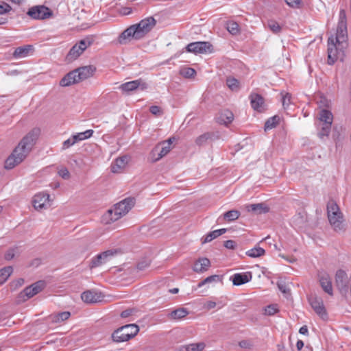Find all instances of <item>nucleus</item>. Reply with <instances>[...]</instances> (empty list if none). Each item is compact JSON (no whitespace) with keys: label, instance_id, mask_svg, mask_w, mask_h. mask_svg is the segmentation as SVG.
Returning <instances> with one entry per match:
<instances>
[{"label":"nucleus","instance_id":"obj_54","mask_svg":"<svg viewBox=\"0 0 351 351\" xmlns=\"http://www.w3.org/2000/svg\"><path fill=\"white\" fill-rule=\"evenodd\" d=\"M16 249H10L5 254V258L6 260H11L15 256Z\"/></svg>","mask_w":351,"mask_h":351},{"label":"nucleus","instance_id":"obj_16","mask_svg":"<svg viewBox=\"0 0 351 351\" xmlns=\"http://www.w3.org/2000/svg\"><path fill=\"white\" fill-rule=\"evenodd\" d=\"M81 298L88 304L98 303L104 301V295L101 291L88 290L82 293Z\"/></svg>","mask_w":351,"mask_h":351},{"label":"nucleus","instance_id":"obj_53","mask_svg":"<svg viewBox=\"0 0 351 351\" xmlns=\"http://www.w3.org/2000/svg\"><path fill=\"white\" fill-rule=\"evenodd\" d=\"M287 5L292 8H298L300 4V0H285Z\"/></svg>","mask_w":351,"mask_h":351},{"label":"nucleus","instance_id":"obj_40","mask_svg":"<svg viewBox=\"0 0 351 351\" xmlns=\"http://www.w3.org/2000/svg\"><path fill=\"white\" fill-rule=\"evenodd\" d=\"M180 74L184 77H193L196 74V71L192 68L186 67L183 68L180 71Z\"/></svg>","mask_w":351,"mask_h":351},{"label":"nucleus","instance_id":"obj_7","mask_svg":"<svg viewBox=\"0 0 351 351\" xmlns=\"http://www.w3.org/2000/svg\"><path fill=\"white\" fill-rule=\"evenodd\" d=\"M318 119L321 127V131L319 132V136L322 138L325 136H328L333 121V115L332 112L327 109H322L319 112Z\"/></svg>","mask_w":351,"mask_h":351},{"label":"nucleus","instance_id":"obj_48","mask_svg":"<svg viewBox=\"0 0 351 351\" xmlns=\"http://www.w3.org/2000/svg\"><path fill=\"white\" fill-rule=\"evenodd\" d=\"M151 264L149 259H145L140 261L137 265V268L140 270H143L147 268Z\"/></svg>","mask_w":351,"mask_h":351},{"label":"nucleus","instance_id":"obj_4","mask_svg":"<svg viewBox=\"0 0 351 351\" xmlns=\"http://www.w3.org/2000/svg\"><path fill=\"white\" fill-rule=\"evenodd\" d=\"M327 217L332 228L335 232L346 230V220L339 205L333 199L327 203Z\"/></svg>","mask_w":351,"mask_h":351},{"label":"nucleus","instance_id":"obj_31","mask_svg":"<svg viewBox=\"0 0 351 351\" xmlns=\"http://www.w3.org/2000/svg\"><path fill=\"white\" fill-rule=\"evenodd\" d=\"M245 254L251 258H258L265 254V250L258 245L246 251Z\"/></svg>","mask_w":351,"mask_h":351},{"label":"nucleus","instance_id":"obj_9","mask_svg":"<svg viewBox=\"0 0 351 351\" xmlns=\"http://www.w3.org/2000/svg\"><path fill=\"white\" fill-rule=\"evenodd\" d=\"M91 44L92 40L88 38L81 40L70 49L66 55V60L69 62L76 60Z\"/></svg>","mask_w":351,"mask_h":351},{"label":"nucleus","instance_id":"obj_24","mask_svg":"<svg viewBox=\"0 0 351 351\" xmlns=\"http://www.w3.org/2000/svg\"><path fill=\"white\" fill-rule=\"evenodd\" d=\"M319 282L322 289L329 295H332V287L330 276L326 273H322L319 276Z\"/></svg>","mask_w":351,"mask_h":351},{"label":"nucleus","instance_id":"obj_63","mask_svg":"<svg viewBox=\"0 0 351 351\" xmlns=\"http://www.w3.org/2000/svg\"><path fill=\"white\" fill-rule=\"evenodd\" d=\"M258 206H259V205H258V204H257V205H256V204H252V205L250 206V207H251V208H252V210H256V208H257V207H258Z\"/></svg>","mask_w":351,"mask_h":351},{"label":"nucleus","instance_id":"obj_42","mask_svg":"<svg viewBox=\"0 0 351 351\" xmlns=\"http://www.w3.org/2000/svg\"><path fill=\"white\" fill-rule=\"evenodd\" d=\"M268 26L269 29L275 34L280 32L281 30V27L278 23L275 21H269L268 22Z\"/></svg>","mask_w":351,"mask_h":351},{"label":"nucleus","instance_id":"obj_3","mask_svg":"<svg viewBox=\"0 0 351 351\" xmlns=\"http://www.w3.org/2000/svg\"><path fill=\"white\" fill-rule=\"evenodd\" d=\"M156 24L152 16L142 19L138 23L132 25L124 30L119 37L120 44H126L131 39L139 40L145 37Z\"/></svg>","mask_w":351,"mask_h":351},{"label":"nucleus","instance_id":"obj_50","mask_svg":"<svg viewBox=\"0 0 351 351\" xmlns=\"http://www.w3.org/2000/svg\"><path fill=\"white\" fill-rule=\"evenodd\" d=\"M58 174L62 178L67 180L70 178V173L66 168H61L58 171Z\"/></svg>","mask_w":351,"mask_h":351},{"label":"nucleus","instance_id":"obj_8","mask_svg":"<svg viewBox=\"0 0 351 351\" xmlns=\"http://www.w3.org/2000/svg\"><path fill=\"white\" fill-rule=\"evenodd\" d=\"M174 137L158 143L152 151L150 156L153 162H156L166 156L173 148L172 144L175 141Z\"/></svg>","mask_w":351,"mask_h":351},{"label":"nucleus","instance_id":"obj_62","mask_svg":"<svg viewBox=\"0 0 351 351\" xmlns=\"http://www.w3.org/2000/svg\"><path fill=\"white\" fill-rule=\"evenodd\" d=\"M248 343L247 341H241L240 342V346L241 347H247Z\"/></svg>","mask_w":351,"mask_h":351},{"label":"nucleus","instance_id":"obj_37","mask_svg":"<svg viewBox=\"0 0 351 351\" xmlns=\"http://www.w3.org/2000/svg\"><path fill=\"white\" fill-rule=\"evenodd\" d=\"M239 216H240V213H239V211H238L237 210H229V211L225 213L223 215L224 219L228 221H232L236 220L239 217Z\"/></svg>","mask_w":351,"mask_h":351},{"label":"nucleus","instance_id":"obj_36","mask_svg":"<svg viewBox=\"0 0 351 351\" xmlns=\"http://www.w3.org/2000/svg\"><path fill=\"white\" fill-rule=\"evenodd\" d=\"M280 117L277 115L274 116L269 118L265 124V130H268L276 127V125L279 123Z\"/></svg>","mask_w":351,"mask_h":351},{"label":"nucleus","instance_id":"obj_61","mask_svg":"<svg viewBox=\"0 0 351 351\" xmlns=\"http://www.w3.org/2000/svg\"><path fill=\"white\" fill-rule=\"evenodd\" d=\"M124 12H123V14H128L130 13H131V9L130 8H124Z\"/></svg>","mask_w":351,"mask_h":351},{"label":"nucleus","instance_id":"obj_43","mask_svg":"<svg viewBox=\"0 0 351 351\" xmlns=\"http://www.w3.org/2000/svg\"><path fill=\"white\" fill-rule=\"evenodd\" d=\"M12 10V7L4 1H0V14H4L10 12Z\"/></svg>","mask_w":351,"mask_h":351},{"label":"nucleus","instance_id":"obj_17","mask_svg":"<svg viewBox=\"0 0 351 351\" xmlns=\"http://www.w3.org/2000/svg\"><path fill=\"white\" fill-rule=\"evenodd\" d=\"M252 108L258 112H263L265 110V99L259 94L251 93L249 96Z\"/></svg>","mask_w":351,"mask_h":351},{"label":"nucleus","instance_id":"obj_11","mask_svg":"<svg viewBox=\"0 0 351 351\" xmlns=\"http://www.w3.org/2000/svg\"><path fill=\"white\" fill-rule=\"evenodd\" d=\"M117 250H110L97 255L94 258L92 259L90 263V267H97L110 262L113 258V257L117 254Z\"/></svg>","mask_w":351,"mask_h":351},{"label":"nucleus","instance_id":"obj_55","mask_svg":"<svg viewBox=\"0 0 351 351\" xmlns=\"http://www.w3.org/2000/svg\"><path fill=\"white\" fill-rule=\"evenodd\" d=\"M291 103V95L287 93L282 97V105L284 107L288 106Z\"/></svg>","mask_w":351,"mask_h":351},{"label":"nucleus","instance_id":"obj_5","mask_svg":"<svg viewBox=\"0 0 351 351\" xmlns=\"http://www.w3.org/2000/svg\"><path fill=\"white\" fill-rule=\"evenodd\" d=\"M96 71V67L93 65H88L80 67L66 74L60 82L61 86H69L73 84L80 82L92 76Z\"/></svg>","mask_w":351,"mask_h":351},{"label":"nucleus","instance_id":"obj_35","mask_svg":"<svg viewBox=\"0 0 351 351\" xmlns=\"http://www.w3.org/2000/svg\"><path fill=\"white\" fill-rule=\"evenodd\" d=\"M93 130H88L85 132L77 133L73 136L74 141L77 143L78 141L88 139L93 136Z\"/></svg>","mask_w":351,"mask_h":351},{"label":"nucleus","instance_id":"obj_20","mask_svg":"<svg viewBox=\"0 0 351 351\" xmlns=\"http://www.w3.org/2000/svg\"><path fill=\"white\" fill-rule=\"evenodd\" d=\"M45 287V282L43 280L38 281L31 286L26 287L23 293H24L27 298H30L37 293H40Z\"/></svg>","mask_w":351,"mask_h":351},{"label":"nucleus","instance_id":"obj_39","mask_svg":"<svg viewBox=\"0 0 351 351\" xmlns=\"http://www.w3.org/2000/svg\"><path fill=\"white\" fill-rule=\"evenodd\" d=\"M226 84L232 90H237L239 88V82L235 78H228L226 80Z\"/></svg>","mask_w":351,"mask_h":351},{"label":"nucleus","instance_id":"obj_29","mask_svg":"<svg viewBox=\"0 0 351 351\" xmlns=\"http://www.w3.org/2000/svg\"><path fill=\"white\" fill-rule=\"evenodd\" d=\"M189 315V311L185 308H179L168 314V318L173 320L181 319Z\"/></svg>","mask_w":351,"mask_h":351},{"label":"nucleus","instance_id":"obj_25","mask_svg":"<svg viewBox=\"0 0 351 351\" xmlns=\"http://www.w3.org/2000/svg\"><path fill=\"white\" fill-rule=\"evenodd\" d=\"M34 51L32 45H27L21 47H19L15 49L13 56L15 58H22L29 56Z\"/></svg>","mask_w":351,"mask_h":351},{"label":"nucleus","instance_id":"obj_19","mask_svg":"<svg viewBox=\"0 0 351 351\" xmlns=\"http://www.w3.org/2000/svg\"><path fill=\"white\" fill-rule=\"evenodd\" d=\"M311 306L314 309L315 313L322 318L326 317V311L321 298L317 297H311L309 298Z\"/></svg>","mask_w":351,"mask_h":351},{"label":"nucleus","instance_id":"obj_34","mask_svg":"<svg viewBox=\"0 0 351 351\" xmlns=\"http://www.w3.org/2000/svg\"><path fill=\"white\" fill-rule=\"evenodd\" d=\"M119 218H117L114 209L108 210L102 217V221L105 223H110L111 222L118 220Z\"/></svg>","mask_w":351,"mask_h":351},{"label":"nucleus","instance_id":"obj_46","mask_svg":"<svg viewBox=\"0 0 351 351\" xmlns=\"http://www.w3.org/2000/svg\"><path fill=\"white\" fill-rule=\"evenodd\" d=\"M136 312L137 311L135 308H128L121 312V317L123 318H127L134 315Z\"/></svg>","mask_w":351,"mask_h":351},{"label":"nucleus","instance_id":"obj_38","mask_svg":"<svg viewBox=\"0 0 351 351\" xmlns=\"http://www.w3.org/2000/svg\"><path fill=\"white\" fill-rule=\"evenodd\" d=\"M226 27H227L228 31L233 35L238 34L239 32V26L238 23H237L236 22H234V21H230V22L227 23Z\"/></svg>","mask_w":351,"mask_h":351},{"label":"nucleus","instance_id":"obj_33","mask_svg":"<svg viewBox=\"0 0 351 351\" xmlns=\"http://www.w3.org/2000/svg\"><path fill=\"white\" fill-rule=\"evenodd\" d=\"M13 272L12 267L8 266L0 269V285L3 284Z\"/></svg>","mask_w":351,"mask_h":351},{"label":"nucleus","instance_id":"obj_10","mask_svg":"<svg viewBox=\"0 0 351 351\" xmlns=\"http://www.w3.org/2000/svg\"><path fill=\"white\" fill-rule=\"evenodd\" d=\"M27 15L36 20H45L51 18L53 16V12L45 5H35L30 8Z\"/></svg>","mask_w":351,"mask_h":351},{"label":"nucleus","instance_id":"obj_15","mask_svg":"<svg viewBox=\"0 0 351 351\" xmlns=\"http://www.w3.org/2000/svg\"><path fill=\"white\" fill-rule=\"evenodd\" d=\"M147 84L142 79H138L136 80L128 82L120 85L119 88L123 93H129L131 91H134L138 88H140L142 90L147 89Z\"/></svg>","mask_w":351,"mask_h":351},{"label":"nucleus","instance_id":"obj_27","mask_svg":"<svg viewBox=\"0 0 351 351\" xmlns=\"http://www.w3.org/2000/svg\"><path fill=\"white\" fill-rule=\"evenodd\" d=\"M347 274L342 269H339L335 274V283L337 287L341 289L346 287Z\"/></svg>","mask_w":351,"mask_h":351},{"label":"nucleus","instance_id":"obj_51","mask_svg":"<svg viewBox=\"0 0 351 351\" xmlns=\"http://www.w3.org/2000/svg\"><path fill=\"white\" fill-rule=\"evenodd\" d=\"M236 243L232 240H228L224 242V246L227 249L234 250L236 247Z\"/></svg>","mask_w":351,"mask_h":351},{"label":"nucleus","instance_id":"obj_41","mask_svg":"<svg viewBox=\"0 0 351 351\" xmlns=\"http://www.w3.org/2000/svg\"><path fill=\"white\" fill-rule=\"evenodd\" d=\"M317 103L318 104L319 107L322 109H325L324 108H327L330 106V101L323 96H321L319 98V99L317 101Z\"/></svg>","mask_w":351,"mask_h":351},{"label":"nucleus","instance_id":"obj_45","mask_svg":"<svg viewBox=\"0 0 351 351\" xmlns=\"http://www.w3.org/2000/svg\"><path fill=\"white\" fill-rule=\"evenodd\" d=\"M208 138H209V135L208 134H204L202 135H200L195 139V143L197 145L201 146V145H204L207 141Z\"/></svg>","mask_w":351,"mask_h":351},{"label":"nucleus","instance_id":"obj_58","mask_svg":"<svg viewBox=\"0 0 351 351\" xmlns=\"http://www.w3.org/2000/svg\"><path fill=\"white\" fill-rule=\"evenodd\" d=\"M296 347L298 350H301L304 347V342L302 340H298L296 343Z\"/></svg>","mask_w":351,"mask_h":351},{"label":"nucleus","instance_id":"obj_64","mask_svg":"<svg viewBox=\"0 0 351 351\" xmlns=\"http://www.w3.org/2000/svg\"><path fill=\"white\" fill-rule=\"evenodd\" d=\"M23 282L24 280L23 279H19L18 281H17V284L21 286L23 284Z\"/></svg>","mask_w":351,"mask_h":351},{"label":"nucleus","instance_id":"obj_18","mask_svg":"<svg viewBox=\"0 0 351 351\" xmlns=\"http://www.w3.org/2000/svg\"><path fill=\"white\" fill-rule=\"evenodd\" d=\"M211 267V263L208 258L200 257L193 263V270L195 273L202 274L207 271Z\"/></svg>","mask_w":351,"mask_h":351},{"label":"nucleus","instance_id":"obj_32","mask_svg":"<svg viewBox=\"0 0 351 351\" xmlns=\"http://www.w3.org/2000/svg\"><path fill=\"white\" fill-rule=\"evenodd\" d=\"M226 232V229H225V228L215 230L214 231H212L205 236L204 241H202V243L210 242L213 239H215L217 238L218 237H219L220 235L224 234Z\"/></svg>","mask_w":351,"mask_h":351},{"label":"nucleus","instance_id":"obj_22","mask_svg":"<svg viewBox=\"0 0 351 351\" xmlns=\"http://www.w3.org/2000/svg\"><path fill=\"white\" fill-rule=\"evenodd\" d=\"M71 317V313L69 311H63L59 313H53L48 317V319L51 323L53 324H60Z\"/></svg>","mask_w":351,"mask_h":351},{"label":"nucleus","instance_id":"obj_12","mask_svg":"<svg viewBox=\"0 0 351 351\" xmlns=\"http://www.w3.org/2000/svg\"><path fill=\"white\" fill-rule=\"evenodd\" d=\"M186 51L189 53H206L213 51V46L209 42H195L189 43L186 46Z\"/></svg>","mask_w":351,"mask_h":351},{"label":"nucleus","instance_id":"obj_57","mask_svg":"<svg viewBox=\"0 0 351 351\" xmlns=\"http://www.w3.org/2000/svg\"><path fill=\"white\" fill-rule=\"evenodd\" d=\"M280 257H282V258L287 260V261H289V263H294L295 262L296 259L294 258V257H290V258H287L286 257L285 255L283 254H280Z\"/></svg>","mask_w":351,"mask_h":351},{"label":"nucleus","instance_id":"obj_60","mask_svg":"<svg viewBox=\"0 0 351 351\" xmlns=\"http://www.w3.org/2000/svg\"><path fill=\"white\" fill-rule=\"evenodd\" d=\"M178 291L179 289L178 288H173L169 290V292L173 294L178 293Z\"/></svg>","mask_w":351,"mask_h":351},{"label":"nucleus","instance_id":"obj_52","mask_svg":"<svg viewBox=\"0 0 351 351\" xmlns=\"http://www.w3.org/2000/svg\"><path fill=\"white\" fill-rule=\"evenodd\" d=\"M149 110L154 115H160L162 114L160 108L157 106H151Z\"/></svg>","mask_w":351,"mask_h":351},{"label":"nucleus","instance_id":"obj_59","mask_svg":"<svg viewBox=\"0 0 351 351\" xmlns=\"http://www.w3.org/2000/svg\"><path fill=\"white\" fill-rule=\"evenodd\" d=\"M12 3L20 5L21 4L24 0H10Z\"/></svg>","mask_w":351,"mask_h":351},{"label":"nucleus","instance_id":"obj_14","mask_svg":"<svg viewBox=\"0 0 351 351\" xmlns=\"http://www.w3.org/2000/svg\"><path fill=\"white\" fill-rule=\"evenodd\" d=\"M32 204L37 210L49 208L51 206L49 195L44 193L35 195L33 197Z\"/></svg>","mask_w":351,"mask_h":351},{"label":"nucleus","instance_id":"obj_23","mask_svg":"<svg viewBox=\"0 0 351 351\" xmlns=\"http://www.w3.org/2000/svg\"><path fill=\"white\" fill-rule=\"evenodd\" d=\"M217 120L219 123L227 125L233 121L234 114L229 110H223L219 113Z\"/></svg>","mask_w":351,"mask_h":351},{"label":"nucleus","instance_id":"obj_49","mask_svg":"<svg viewBox=\"0 0 351 351\" xmlns=\"http://www.w3.org/2000/svg\"><path fill=\"white\" fill-rule=\"evenodd\" d=\"M75 143H76V142L74 141V138L72 136L70 138H69L63 142L62 149H66Z\"/></svg>","mask_w":351,"mask_h":351},{"label":"nucleus","instance_id":"obj_56","mask_svg":"<svg viewBox=\"0 0 351 351\" xmlns=\"http://www.w3.org/2000/svg\"><path fill=\"white\" fill-rule=\"evenodd\" d=\"M299 332L302 335H308V328L306 326H302L300 330H299Z\"/></svg>","mask_w":351,"mask_h":351},{"label":"nucleus","instance_id":"obj_44","mask_svg":"<svg viewBox=\"0 0 351 351\" xmlns=\"http://www.w3.org/2000/svg\"><path fill=\"white\" fill-rule=\"evenodd\" d=\"M278 311V310L276 305H269L265 308V314L268 315H273L277 313Z\"/></svg>","mask_w":351,"mask_h":351},{"label":"nucleus","instance_id":"obj_1","mask_svg":"<svg viewBox=\"0 0 351 351\" xmlns=\"http://www.w3.org/2000/svg\"><path fill=\"white\" fill-rule=\"evenodd\" d=\"M347 22L346 14L343 10L339 12V19L335 36H332L328 40V62L335 63L343 56V51L347 47Z\"/></svg>","mask_w":351,"mask_h":351},{"label":"nucleus","instance_id":"obj_2","mask_svg":"<svg viewBox=\"0 0 351 351\" xmlns=\"http://www.w3.org/2000/svg\"><path fill=\"white\" fill-rule=\"evenodd\" d=\"M40 134L38 128L30 130L19 142L5 161L4 167L12 169L21 163L27 156Z\"/></svg>","mask_w":351,"mask_h":351},{"label":"nucleus","instance_id":"obj_47","mask_svg":"<svg viewBox=\"0 0 351 351\" xmlns=\"http://www.w3.org/2000/svg\"><path fill=\"white\" fill-rule=\"evenodd\" d=\"M217 306V303L213 300H208L203 304V308L206 311H210Z\"/></svg>","mask_w":351,"mask_h":351},{"label":"nucleus","instance_id":"obj_13","mask_svg":"<svg viewBox=\"0 0 351 351\" xmlns=\"http://www.w3.org/2000/svg\"><path fill=\"white\" fill-rule=\"evenodd\" d=\"M134 204V200L132 198H127L123 201L116 204L114 207V212L117 218H121L123 215H126L130 210L133 207Z\"/></svg>","mask_w":351,"mask_h":351},{"label":"nucleus","instance_id":"obj_6","mask_svg":"<svg viewBox=\"0 0 351 351\" xmlns=\"http://www.w3.org/2000/svg\"><path fill=\"white\" fill-rule=\"evenodd\" d=\"M138 331L139 328L136 324H127L116 330L112 334V339L117 342L127 341L134 337Z\"/></svg>","mask_w":351,"mask_h":351},{"label":"nucleus","instance_id":"obj_30","mask_svg":"<svg viewBox=\"0 0 351 351\" xmlns=\"http://www.w3.org/2000/svg\"><path fill=\"white\" fill-rule=\"evenodd\" d=\"M205 347L206 344L204 342H199L182 346L180 351H202Z\"/></svg>","mask_w":351,"mask_h":351},{"label":"nucleus","instance_id":"obj_26","mask_svg":"<svg viewBox=\"0 0 351 351\" xmlns=\"http://www.w3.org/2000/svg\"><path fill=\"white\" fill-rule=\"evenodd\" d=\"M252 279L251 273L235 274L232 276V283L234 285L239 286L248 282Z\"/></svg>","mask_w":351,"mask_h":351},{"label":"nucleus","instance_id":"obj_28","mask_svg":"<svg viewBox=\"0 0 351 351\" xmlns=\"http://www.w3.org/2000/svg\"><path fill=\"white\" fill-rule=\"evenodd\" d=\"M223 281V276L220 275H212L210 276L206 277L205 279H204L202 281L199 282L197 285L198 288H201L204 287L206 285H213L218 282H222Z\"/></svg>","mask_w":351,"mask_h":351},{"label":"nucleus","instance_id":"obj_21","mask_svg":"<svg viewBox=\"0 0 351 351\" xmlns=\"http://www.w3.org/2000/svg\"><path fill=\"white\" fill-rule=\"evenodd\" d=\"M130 157L123 156L117 158L111 165V171L113 173H119L122 172L129 162Z\"/></svg>","mask_w":351,"mask_h":351}]
</instances>
